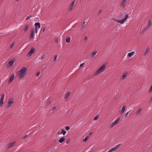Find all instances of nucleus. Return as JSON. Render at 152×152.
Wrapping results in <instances>:
<instances>
[{
  "label": "nucleus",
  "instance_id": "f257e3e1",
  "mask_svg": "<svg viewBox=\"0 0 152 152\" xmlns=\"http://www.w3.org/2000/svg\"><path fill=\"white\" fill-rule=\"evenodd\" d=\"M28 68L26 67H23L17 72V75L19 78L22 79L27 73Z\"/></svg>",
  "mask_w": 152,
  "mask_h": 152
},
{
  "label": "nucleus",
  "instance_id": "f03ea898",
  "mask_svg": "<svg viewBox=\"0 0 152 152\" xmlns=\"http://www.w3.org/2000/svg\"><path fill=\"white\" fill-rule=\"evenodd\" d=\"M123 14L124 16H125V17L124 18L120 20L116 19L114 20V21L121 24H124L125 22L126 21L127 19L129 18V16L128 13L126 12H124Z\"/></svg>",
  "mask_w": 152,
  "mask_h": 152
},
{
  "label": "nucleus",
  "instance_id": "7ed1b4c3",
  "mask_svg": "<svg viewBox=\"0 0 152 152\" xmlns=\"http://www.w3.org/2000/svg\"><path fill=\"white\" fill-rule=\"evenodd\" d=\"M105 67L106 65L104 64H103L101 66L94 74L93 76H97L103 72L105 69Z\"/></svg>",
  "mask_w": 152,
  "mask_h": 152
},
{
  "label": "nucleus",
  "instance_id": "20e7f679",
  "mask_svg": "<svg viewBox=\"0 0 152 152\" xmlns=\"http://www.w3.org/2000/svg\"><path fill=\"white\" fill-rule=\"evenodd\" d=\"M152 26V21L151 20H149L148 21V25L144 27L143 31L148 30L149 29L150 27Z\"/></svg>",
  "mask_w": 152,
  "mask_h": 152
},
{
  "label": "nucleus",
  "instance_id": "39448f33",
  "mask_svg": "<svg viewBox=\"0 0 152 152\" xmlns=\"http://www.w3.org/2000/svg\"><path fill=\"white\" fill-rule=\"evenodd\" d=\"M120 118L118 117L109 126V127L110 128H112L120 120Z\"/></svg>",
  "mask_w": 152,
  "mask_h": 152
},
{
  "label": "nucleus",
  "instance_id": "423d86ee",
  "mask_svg": "<svg viewBox=\"0 0 152 152\" xmlns=\"http://www.w3.org/2000/svg\"><path fill=\"white\" fill-rule=\"evenodd\" d=\"M34 26L35 27V33L36 34H37L38 30L41 27L40 23L39 22L36 23H35Z\"/></svg>",
  "mask_w": 152,
  "mask_h": 152
},
{
  "label": "nucleus",
  "instance_id": "0eeeda50",
  "mask_svg": "<svg viewBox=\"0 0 152 152\" xmlns=\"http://www.w3.org/2000/svg\"><path fill=\"white\" fill-rule=\"evenodd\" d=\"M75 1H73L70 5L69 7V12H72L75 7Z\"/></svg>",
  "mask_w": 152,
  "mask_h": 152
},
{
  "label": "nucleus",
  "instance_id": "6e6552de",
  "mask_svg": "<svg viewBox=\"0 0 152 152\" xmlns=\"http://www.w3.org/2000/svg\"><path fill=\"white\" fill-rule=\"evenodd\" d=\"M121 145V144H119L118 145H116L115 147L111 148L107 152H113L118 149Z\"/></svg>",
  "mask_w": 152,
  "mask_h": 152
},
{
  "label": "nucleus",
  "instance_id": "1a4fd4ad",
  "mask_svg": "<svg viewBox=\"0 0 152 152\" xmlns=\"http://www.w3.org/2000/svg\"><path fill=\"white\" fill-rule=\"evenodd\" d=\"M14 100V99L12 98H10L9 99L7 105V107H9L11 106L13 103Z\"/></svg>",
  "mask_w": 152,
  "mask_h": 152
},
{
  "label": "nucleus",
  "instance_id": "9d476101",
  "mask_svg": "<svg viewBox=\"0 0 152 152\" xmlns=\"http://www.w3.org/2000/svg\"><path fill=\"white\" fill-rule=\"evenodd\" d=\"M4 94H3L1 95V97L0 99V106H1L3 104V100L4 98Z\"/></svg>",
  "mask_w": 152,
  "mask_h": 152
},
{
  "label": "nucleus",
  "instance_id": "9b49d317",
  "mask_svg": "<svg viewBox=\"0 0 152 152\" xmlns=\"http://www.w3.org/2000/svg\"><path fill=\"white\" fill-rule=\"evenodd\" d=\"M142 109L141 108H139L136 112V115L137 116L140 115L142 114Z\"/></svg>",
  "mask_w": 152,
  "mask_h": 152
},
{
  "label": "nucleus",
  "instance_id": "f8f14e48",
  "mask_svg": "<svg viewBox=\"0 0 152 152\" xmlns=\"http://www.w3.org/2000/svg\"><path fill=\"white\" fill-rule=\"evenodd\" d=\"M128 74V72H124L122 75L120 77V80H123L126 78Z\"/></svg>",
  "mask_w": 152,
  "mask_h": 152
},
{
  "label": "nucleus",
  "instance_id": "ddd939ff",
  "mask_svg": "<svg viewBox=\"0 0 152 152\" xmlns=\"http://www.w3.org/2000/svg\"><path fill=\"white\" fill-rule=\"evenodd\" d=\"M35 52V49L34 48H32L29 51L27 54V56H31Z\"/></svg>",
  "mask_w": 152,
  "mask_h": 152
},
{
  "label": "nucleus",
  "instance_id": "4468645a",
  "mask_svg": "<svg viewBox=\"0 0 152 152\" xmlns=\"http://www.w3.org/2000/svg\"><path fill=\"white\" fill-rule=\"evenodd\" d=\"M34 30L32 29L31 30V34L30 36V39H32L34 38Z\"/></svg>",
  "mask_w": 152,
  "mask_h": 152
},
{
  "label": "nucleus",
  "instance_id": "2eb2a0df",
  "mask_svg": "<svg viewBox=\"0 0 152 152\" xmlns=\"http://www.w3.org/2000/svg\"><path fill=\"white\" fill-rule=\"evenodd\" d=\"M15 77V75L14 74H12L11 77L10 78L9 80L8 83H11L14 80Z\"/></svg>",
  "mask_w": 152,
  "mask_h": 152
},
{
  "label": "nucleus",
  "instance_id": "dca6fc26",
  "mask_svg": "<svg viewBox=\"0 0 152 152\" xmlns=\"http://www.w3.org/2000/svg\"><path fill=\"white\" fill-rule=\"evenodd\" d=\"M126 108V106L124 105L122 107V108L120 110V112L121 114H123V113L124 112Z\"/></svg>",
  "mask_w": 152,
  "mask_h": 152
},
{
  "label": "nucleus",
  "instance_id": "f3484780",
  "mask_svg": "<svg viewBox=\"0 0 152 152\" xmlns=\"http://www.w3.org/2000/svg\"><path fill=\"white\" fill-rule=\"evenodd\" d=\"M150 50V48L149 46H148L146 48V50H145V52L144 54V56H146L147 55V54L149 52V50Z\"/></svg>",
  "mask_w": 152,
  "mask_h": 152
},
{
  "label": "nucleus",
  "instance_id": "a211bd4d",
  "mask_svg": "<svg viewBox=\"0 0 152 152\" xmlns=\"http://www.w3.org/2000/svg\"><path fill=\"white\" fill-rule=\"evenodd\" d=\"M127 0H122L121 3V6L123 7H124L126 5V3Z\"/></svg>",
  "mask_w": 152,
  "mask_h": 152
},
{
  "label": "nucleus",
  "instance_id": "6ab92c4d",
  "mask_svg": "<svg viewBox=\"0 0 152 152\" xmlns=\"http://www.w3.org/2000/svg\"><path fill=\"white\" fill-rule=\"evenodd\" d=\"M15 142H12L9 143L7 146V149H9L12 147L13 145L15 144Z\"/></svg>",
  "mask_w": 152,
  "mask_h": 152
},
{
  "label": "nucleus",
  "instance_id": "aec40b11",
  "mask_svg": "<svg viewBox=\"0 0 152 152\" xmlns=\"http://www.w3.org/2000/svg\"><path fill=\"white\" fill-rule=\"evenodd\" d=\"M135 53L134 52H132L130 53H128L127 55V58H130L132 57Z\"/></svg>",
  "mask_w": 152,
  "mask_h": 152
},
{
  "label": "nucleus",
  "instance_id": "412c9836",
  "mask_svg": "<svg viewBox=\"0 0 152 152\" xmlns=\"http://www.w3.org/2000/svg\"><path fill=\"white\" fill-rule=\"evenodd\" d=\"M97 53V51L96 50H95L93 51L91 53L90 56L91 58H94V57L95 55Z\"/></svg>",
  "mask_w": 152,
  "mask_h": 152
},
{
  "label": "nucleus",
  "instance_id": "4be33fe9",
  "mask_svg": "<svg viewBox=\"0 0 152 152\" xmlns=\"http://www.w3.org/2000/svg\"><path fill=\"white\" fill-rule=\"evenodd\" d=\"M14 63V61L11 60L8 62V64L10 66H12Z\"/></svg>",
  "mask_w": 152,
  "mask_h": 152
},
{
  "label": "nucleus",
  "instance_id": "5701e85b",
  "mask_svg": "<svg viewBox=\"0 0 152 152\" xmlns=\"http://www.w3.org/2000/svg\"><path fill=\"white\" fill-rule=\"evenodd\" d=\"M65 140V138L64 137H61L60 139L59 140V142L60 143H61L63 142Z\"/></svg>",
  "mask_w": 152,
  "mask_h": 152
},
{
  "label": "nucleus",
  "instance_id": "b1692460",
  "mask_svg": "<svg viewBox=\"0 0 152 152\" xmlns=\"http://www.w3.org/2000/svg\"><path fill=\"white\" fill-rule=\"evenodd\" d=\"M70 92H68L65 95V99H67L69 96L70 95Z\"/></svg>",
  "mask_w": 152,
  "mask_h": 152
},
{
  "label": "nucleus",
  "instance_id": "393cba45",
  "mask_svg": "<svg viewBox=\"0 0 152 152\" xmlns=\"http://www.w3.org/2000/svg\"><path fill=\"white\" fill-rule=\"evenodd\" d=\"M89 136L88 135V136H86V137L85 138V139L83 140V142H86L88 140V139H89Z\"/></svg>",
  "mask_w": 152,
  "mask_h": 152
},
{
  "label": "nucleus",
  "instance_id": "a878e982",
  "mask_svg": "<svg viewBox=\"0 0 152 152\" xmlns=\"http://www.w3.org/2000/svg\"><path fill=\"white\" fill-rule=\"evenodd\" d=\"M61 133L63 135H65L66 134V132L64 129H61Z\"/></svg>",
  "mask_w": 152,
  "mask_h": 152
},
{
  "label": "nucleus",
  "instance_id": "bb28decb",
  "mask_svg": "<svg viewBox=\"0 0 152 152\" xmlns=\"http://www.w3.org/2000/svg\"><path fill=\"white\" fill-rule=\"evenodd\" d=\"M70 39H71L70 37H68L66 38V42L67 43H69L70 42Z\"/></svg>",
  "mask_w": 152,
  "mask_h": 152
},
{
  "label": "nucleus",
  "instance_id": "cd10ccee",
  "mask_svg": "<svg viewBox=\"0 0 152 152\" xmlns=\"http://www.w3.org/2000/svg\"><path fill=\"white\" fill-rule=\"evenodd\" d=\"M28 25H27L26 26L25 28L24 29V31H26L28 29Z\"/></svg>",
  "mask_w": 152,
  "mask_h": 152
},
{
  "label": "nucleus",
  "instance_id": "c85d7f7f",
  "mask_svg": "<svg viewBox=\"0 0 152 152\" xmlns=\"http://www.w3.org/2000/svg\"><path fill=\"white\" fill-rule=\"evenodd\" d=\"M15 44V42H13L12 43V44L10 46V49H12L13 48V47H14V45Z\"/></svg>",
  "mask_w": 152,
  "mask_h": 152
},
{
  "label": "nucleus",
  "instance_id": "c756f323",
  "mask_svg": "<svg viewBox=\"0 0 152 152\" xmlns=\"http://www.w3.org/2000/svg\"><path fill=\"white\" fill-rule=\"evenodd\" d=\"M99 116L98 115H96V116L94 118V120L95 121L98 119L99 118Z\"/></svg>",
  "mask_w": 152,
  "mask_h": 152
},
{
  "label": "nucleus",
  "instance_id": "7c9ffc66",
  "mask_svg": "<svg viewBox=\"0 0 152 152\" xmlns=\"http://www.w3.org/2000/svg\"><path fill=\"white\" fill-rule=\"evenodd\" d=\"M129 114V112H127L125 115V118H126L128 116V115Z\"/></svg>",
  "mask_w": 152,
  "mask_h": 152
},
{
  "label": "nucleus",
  "instance_id": "2f4dec72",
  "mask_svg": "<svg viewBox=\"0 0 152 152\" xmlns=\"http://www.w3.org/2000/svg\"><path fill=\"white\" fill-rule=\"evenodd\" d=\"M66 129L67 130H69L70 129V127L69 126H67L65 127Z\"/></svg>",
  "mask_w": 152,
  "mask_h": 152
},
{
  "label": "nucleus",
  "instance_id": "473e14b6",
  "mask_svg": "<svg viewBox=\"0 0 152 152\" xmlns=\"http://www.w3.org/2000/svg\"><path fill=\"white\" fill-rule=\"evenodd\" d=\"M86 22L85 21H84L83 23V25H82L83 27H85L86 26Z\"/></svg>",
  "mask_w": 152,
  "mask_h": 152
},
{
  "label": "nucleus",
  "instance_id": "72a5a7b5",
  "mask_svg": "<svg viewBox=\"0 0 152 152\" xmlns=\"http://www.w3.org/2000/svg\"><path fill=\"white\" fill-rule=\"evenodd\" d=\"M45 54H43L42 56H41V59H42V60H43V59H44V58H45Z\"/></svg>",
  "mask_w": 152,
  "mask_h": 152
},
{
  "label": "nucleus",
  "instance_id": "f704fd0d",
  "mask_svg": "<svg viewBox=\"0 0 152 152\" xmlns=\"http://www.w3.org/2000/svg\"><path fill=\"white\" fill-rule=\"evenodd\" d=\"M57 57H58V56H57V55H55V56L54 57V59L53 60V61H55L56 60V59H57Z\"/></svg>",
  "mask_w": 152,
  "mask_h": 152
},
{
  "label": "nucleus",
  "instance_id": "c9c22d12",
  "mask_svg": "<svg viewBox=\"0 0 152 152\" xmlns=\"http://www.w3.org/2000/svg\"><path fill=\"white\" fill-rule=\"evenodd\" d=\"M152 91V84L149 90V92L151 93Z\"/></svg>",
  "mask_w": 152,
  "mask_h": 152
},
{
  "label": "nucleus",
  "instance_id": "e433bc0d",
  "mask_svg": "<svg viewBox=\"0 0 152 152\" xmlns=\"http://www.w3.org/2000/svg\"><path fill=\"white\" fill-rule=\"evenodd\" d=\"M57 109V108L56 107H54L52 109V110L53 111H55V110H56Z\"/></svg>",
  "mask_w": 152,
  "mask_h": 152
},
{
  "label": "nucleus",
  "instance_id": "4c0bfd02",
  "mask_svg": "<svg viewBox=\"0 0 152 152\" xmlns=\"http://www.w3.org/2000/svg\"><path fill=\"white\" fill-rule=\"evenodd\" d=\"M31 17V16H28L26 18V20H27L29 19Z\"/></svg>",
  "mask_w": 152,
  "mask_h": 152
},
{
  "label": "nucleus",
  "instance_id": "58836bf2",
  "mask_svg": "<svg viewBox=\"0 0 152 152\" xmlns=\"http://www.w3.org/2000/svg\"><path fill=\"white\" fill-rule=\"evenodd\" d=\"M70 142V140L68 139L66 141V143L67 144H68Z\"/></svg>",
  "mask_w": 152,
  "mask_h": 152
},
{
  "label": "nucleus",
  "instance_id": "ea45409f",
  "mask_svg": "<svg viewBox=\"0 0 152 152\" xmlns=\"http://www.w3.org/2000/svg\"><path fill=\"white\" fill-rule=\"evenodd\" d=\"M40 73L39 72H37L36 74V76H38L39 75H40Z\"/></svg>",
  "mask_w": 152,
  "mask_h": 152
},
{
  "label": "nucleus",
  "instance_id": "a19ab883",
  "mask_svg": "<svg viewBox=\"0 0 152 152\" xmlns=\"http://www.w3.org/2000/svg\"><path fill=\"white\" fill-rule=\"evenodd\" d=\"M88 37L87 36L85 37L84 38V39L86 41H87L88 40Z\"/></svg>",
  "mask_w": 152,
  "mask_h": 152
},
{
  "label": "nucleus",
  "instance_id": "79ce46f5",
  "mask_svg": "<svg viewBox=\"0 0 152 152\" xmlns=\"http://www.w3.org/2000/svg\"><path fill=\"white\" fill-rule=\"evenodd\" d=\"M26 137H27L26 135H24L23 136L22 138H23V139H24L25 138H26Z\"/></svg>",
  "mask_w": 152,
  "mask_h": 152
},
{
  "label": "nucleus",
  "instance_id": "37998d69",
  "mask_svg": "<svg viewBox=\"0 0 152 152\" xmlns=\"http://www.w3.org/2000/svg\"><path fill=\"white\" fill-rule=\"evenodd\" d=\"M84 64V63H83L82 64H81L80 65V67L82 66Z\"/></svg>",
  "mask_w": 152,
  "mask_h": 152
},
{
  "label": "nucleus",
  "instance_id": "c03bdc74",
  "mask_svg": "<svg viewBox=\"0 0 152 152\" xmlns=\"http://www.w3.org/2000/svg\"><path fill=\"white\" fill-rule=\"evenodd\" d=\"M45 27H44L43 28V29H42V31H43V32H44V31H45Z\"/></svg>",
  "mask_w": 152,
  "mask_h": 152
},
{
  "label": "nucleus",
  "instance_id": "a18cd8bd",
  "mask_svg": "<svg viewBox=\"0 0 152 152\" xmlns=\"http://www.w3.org/2000/svg\"><path fill=\"white\" fill-rule=\"evenodd\" d=\"M150 102H152V97H151V99L150 100Z\"/></svg>",
  "mask_w": 152,
  "mask_h": 152
},
{
  "label": "nucleus",
  "instance_id": "49530a36",
  "mask_svg": "<svg viewBox=\"0 0 152 152\" xmlns=\"http://www.w3.org/2000/svg\"><path fill=\"white\" fill-rule=\"evenodd\" d=\"M102 12V10H100L99 11V13H101Z\"/></svg>",
  "mask_w": 152,
  "mask_h": 152
},
{
  "label": "nucleus",
  "instance_id": "de8ad7c7",
  "mask_svg": "<svg viewBox=\"0 0 152 152\" xmlns=\"http://www.w3.org/2000/svg\"><path fill=\"white\" fill-rule=\"evenodd\" d=\"M92 134V132H91V133H90V135H91V134Z\"/></svg>",
  "mask_w": 152,
  "mask_h": 152
},
{
  "label": "nucleus",
  "instance_id": "09e8293b",
  "mask_svg": "<svg viewBox=\"0 0 152 152\" xmlns=\"http://www.w3.org/2000/svg\"><path fill=\"white\" fill-rule=\"evenodd\" d=\"M16 1H19L20 0H15Z\"/></svg>",
  "mask_w": 152,
  "mask_h": 152
}]
</instances>
